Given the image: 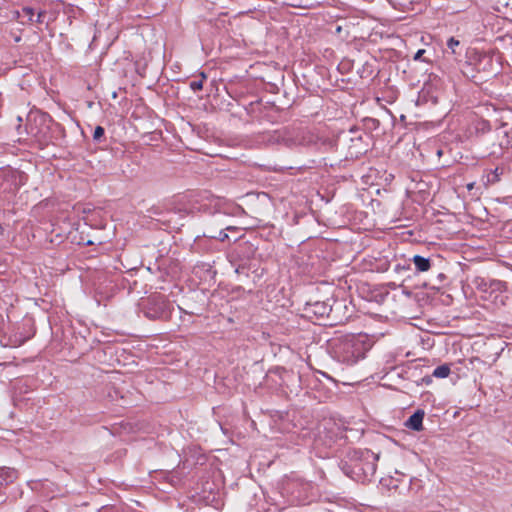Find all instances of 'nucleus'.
I'll list each match as a JSON object with an SVG mask.
<instances>
[{"mask_svg": "<svg viewBox=\"0 0 512 512\" xmlns=\"http://www.w3.org/2000/svg\"><path fill=\"white\" fill-rule=\"evenodd\" d=\"M379 454L369 449L349 450L339 462V468L349 478L365 483L370 482L377 468Z\"/></svg>", "mask_w": 512, "mask_h": 512, "instance_id": "f257e3e1", "label": "nucleus"}, {"mask_svg": "<svg viewBox=\"0 0 512 512\" xmlns=\"http://www.w3.org/2000/svg\"><path fill=\"white\" fill-rule=\"evenodd\" d=\"M331 356L340 363L352 366L365 358L371 344L366 335L346 334L328 343Z\"/></svg>", "mask_w": 512, "mask_h": 512, "instance_id": "f03ea898", "label": "nucleus"}, {"mask_svg": "<svg viewBox=\"0 0 512 512\" xmlns=\"http://www.w3.org/2000/svg\"><path fill=\"white\" fill-rule=\"evenodd\" d=\"M343 307H346L343 302L333 298H327L323 301L310 299L304 304L302 312L303 316L310 321L328 320L329 325H336L342 322L337 312ZM324 325H327V323Z\"/></svg>", "mask_w": 512, "mask_h": 512, "instance_id": "7ed1b4c3", "label": "nucleus"}, {"mask_svg": "<svg viewBox=\"0 0 512 512\" xmlns=\"http://www.w3.org/2000/svg\"><path fill=\"white\" fill-rule=\"evenodd\" d=\"M467 68L476 72L471 75L475 82H486L500 73V62L490 53L473 51Z\"/></svg>", "mask_w": 512, "mask_h": 512, "instance_id": "20e7f679", "label": "nucleus"}, {"mask_svg": "<svg viewBox=\"0 0 512 512\" xmlns=\"http://www.w3.org/2000/svg\"><path fill=\"white\" fill-rule=\"evenodd\" d=\"M138 307L146 318L161 321L169 320L174 309L172 302L161 293L141 298Z\"/></svg>", "mask_w": 512, "mask_h": 512, "instance_id": "39448f33", "label": "nucleus"}, {"mask_svg": "<svg viewBox=\"0 0 512 512\" xmlns=\"http://www.w3.org/2000/svg\"><path fill=\"white\" fill-rule=\"evenodd\" d=\"M34 125L30 124L29 133L36 139L39 147L43 149L52 141L50 124L52 118L44 113L34 118Z\"/></svg>", "mask_w": 512, "mask_h": 512, "instance_id": "423d86ee", "label": "nucleus"}, {"mask_svg": "<svg viewBox=\"0 0 512 512\" xmlns=\"http://www.w3.org/2000/svg\"><path fill=\"white\" fill-rule=\"evenodd\" d=\"M301 143L304 145L315 146L316 149L322 152L333 150L336 143L330 138L320 137L309 131H303Z\"/></svg>", "mask_w": 512, "mask_h": 512, "instance_id": "0eeeda50", "label": "nucleus"}, {"mask_svg": "<svg viewBox=\"0 0 512 512\" xmlns=\"http://www.w3.org/2000/svg\"><path fill=\"white\" fill-rule=\"evenodd\" d=\"M490 140H497L499 150L502 152L512 144V129H506L505 126L499 127L489 133Z\"/></svg>", "mask_w": 512, "mask_h": 512, "instance_id": "6e6552de", "label": "nucleus"}, {"mask_svg": "<svg viewBox=\"0 0 512 512\" xmlns=\"http://www.w3.org/2000/svg\"><path fill=\"white\" fill-rule=\"evenodd\" d=\"M233 251L235 252V256H243L246 260L252 262L256 255L257 247L249 241H244L239 243Z\"/></svg>", "mask_w": 512, "mask_h": 512, "instance_id": "1a4fd4ad", "label": "nucleus"}, {"mask_svg": "<svg viewBox=\"0 0 512 512\" xmlns=\"http://www.w3.org/2000/svg\"><path fill=\"white\" fill-rule=\"evenodd\" d=\"M424 411L416 410L405 422V426L413 431H421L423 429Z\"/></svg>", "mask_w": 512, "mask_h": 512, "instance_id": "9d476101", "label": "nucleus"}, {"mask_svg": "<svg viewBox=\"0 0 512 512\" xmlns=\"http://www.w3.org/2000/svg\"><path fill=\"white\" fill-rule=\"evenodd\" d=\"M351 145L349 146V153L351 157H358L367 152V147L363 145L362 136H353L350 138Z\"/></svg>", "mask_w": 512, "mask_h": 512, "instance_id": "9b49d317", "label": "nucleus"}, {"mask_svg": "<svg viewBox=\"0 0 512 512\" xmlns=\"http://www.w3.org/2000/svg\"><path fill=\"white\" fill-rule=\"evenodd\" d=\"M18 477L17 470L8 467L0 468V489L10 483H13Z\"/></svg>", "mask_w": 512, "mask_h": 512, "instance_id": "f8f14e48", "label": "nucleus"}, {"mask_svg": "<svg viewBox=\"0 0 512 512\" xmlns=\"http://www.w3.org/2000/svg\"><path fill=\"white\" fill-rule=\"evenodd\" d=\"M395 9L403 12L414 11L419 0H387Z\"/></svg>", "mask_w": 512, "mask_h": 512, "instance_id": "ddd939ff", "label": "nucleus"}, {"mask_svg": "<svg viewBox=\"0 0 512 512\" xmlns=\"http://www.w3.org/2000/svg\"><path fill=\"white\" fill-rule=\"evenodd\" d=\"M446 45H447L448 50H450L451 53L456 56V59H458V57L462 56L463 52L465 51L464 44H462L455 37H450L447 40Z\"/></svg>", "mask_w": 512, "mask_h": 512, "instance_id": "4468645a", "label": "nucleus"}, {"mask_svg": "<svg viewBox=\"0 0 512 512\" xmlns=\"http://www.w3.org/2000/svg\"><path fill=\"white\" fill-rule=\"evenodd\" d=\"M412 262L414 263L417 272H426L431 268L430 258L414 255Z\"/></svg>", "mask_w": 512, "mask_h": 512, "instance_id": "2eb2a0df", "label": "nucleus"}, {"mask_svg": "<svg viewBox=\"0 0 512 512\" xmlns=\"http://www.w3.org/2000/svg\"><path fill=\"white\" fill-rule=\"evenodd\" d=\"M506 169L503 166H497L494 169H491L487 175V183L495 184L501 180V177L505 174Z\"/></svg>", "mask_w": 512, "mask_h": 512, "instance_id": "dca6fc26", "label": "nucleus"}, {"mask_svg": "<svg viewBox=\"0 0 512 512\" xmlns=\"http://www.w3.org/2000/svg\"><path fill=\"white\" fill-rule=\"evenodd\" d=\"M434 52L431 49H419L413 56L414 61H421L424 63H432Z\"/></svg>", "mask_w": 512, "mask_h": 512, "instance_id": "f3484780", "label": "nucleus"}, {"mask_svg": "<svg viewBox=\"0 0 512 512\" xmlns=\"http://www.w3.org/2000/svg\"><path fill=\"white\" fill-rule=\"evenodd\" d=\"M195 273L197 274L199 271H203L207 274V277L214 278L216 275V270L213 268V266L210 263L206 262H200L198 263L195 268Z\"/></svg>", "mask_w": 512, "mask_h": 512, "instance_id": "a211bd4d", "label": "nucleus"}, {"mask_svg": "<svg viewBox=\"0 0 512 512\" xmlns=\"http://www.w3.org/2000/svg\"><path fill=\"white\" fill-rule=\"evenodd\" d=\"M450 372V366L448 364H443L434 369L432 376L436 378H446L449 376Z\"/></svg>", "mask_w": 512, "mask_h": 512, "instance_id": "6ab92c4d", "label": "nucleus"}, {"mask_svg": "<svg viewBox=\"0 0 512 512\" xmlns=\"http://www.w3.org/2000/svg\"><path fill=\"white\" fill-rule=\"evenodd\" d=\"M506 284L503 281L490 279L488 283V292H501L505 290Z\"/></svg>", "mask_w": 512, "mask_h": 512, "instance_id": "aec40b11", "label": "nucleus"}, {"mask_svg": "<svg viewBox=\"0 0 512 512\" xmlns=\"http://www.w3.org/2000/svg\"><path fill=\"white\" fill-rule=\"evenodd\" d=\"M490 279H486L484 277L477 276L473 279L472 283L478 289L482 292H488V283Z\"/></svg>", "mask_w": 512, "mask_h": 512, "instance_id": "412c9836", "label": "nucleus"}, {"mask_svg": "<svg viewBox=\"0 0 512 512\" xmlns=\"http://www.w3.org/2000/svg\"><path fill=\"white\" fill-rule=\"evenodd\" d=\"M252 267H253L252 262L247 261L246 263L237 264V267H234V268H235V273L248 277L249 271L251 270Z\"/></svg>", "mask_w": 512, "mask_h": 512, "instance_id": "4be33fe9", "label": "nucleus"}, {"mask_svg": "<svg viewBox=\"0 0 512 512\" xmlns=\"http://www.w3.org/2000/svg\"><path fill=\"white\" fill-rule=\"evenodd\" d=\"M105 140V129L102 126H96L93 133V141L96 143H102Z\"/></svg>", "mask_w": 512, "mask_h": 512, "instance_id": "5701e85b", "label": "nucleus"}, {"mask_svg": "<svg viewBox=\"0 0 512 512\" xmlns=\"http://www.w3.org/2000/svg\"><path fill=\"white\" fill-rule=\"evenodd\" d=\"M228 260H229V263L233 266V267H237V264H242V263H246L248 260H246L243 256H235V252L232 251L228 254Z\"/></svg>", "mask_w": 512, "mask_h": 512, "instance_id": "b1692460", "label": "nucleus"}, {"mask_svg": "<svg viewBox=\"0 0 512 512\" xmlns=\"http://www.w3.org/2000/svg\"><path fill=\"white\" fill-rule=\"evenodd\" d=\"M475 129L477 132H481L482 134L492 132L490 123L485 120L478 121L475 125Z\"/></svg>", "mask_w": 512, "mask_h": 512, "instance_id": "393cba45", "label": "nucleus"}, {"mask_svg": "<svg viewBox=\"0 0 512 512\" xmlns=\"http://www.w3.org/2000/svg\"><path fill=\"white\" fill-rule=\"evenodd\" d=\"M200 76H201L200 79L192 80L189 83V86L193 91H199V90H202V88H203V83H204V80L207 78V76L204 73H201Z\"/></svg>", "mask_w": 512, "mask_h": 512, "instance_id": "a878e982", "label": "nucleus"}, {"mask_svg": "<svg viewBox=\"0 0 512 512\" xmlns=\"http://www.w3.org/2000/svg\"><path fill=\"white\" fill-rule=\"evenodd\" d=\"M33 335H34V332L30 333V334H27V335H24V332H17L15 334V336H14L15 337L14 343L17 344V345H22L27 340H29Z\"/></svg>", "mask_w": 512, "mask_h": 512, "instance_id": "bb28decb", "label": "nucleus"}, {"mask_svg": "<svg viewBox=\"0 0 512 512\" xmlns=\"http://www.w3.org/2000/svg\"><path fill=\"white\" fill-rule=\"evenodd\" d=\"M486 141L491 144V148H490V152H489L490 155H500L501 154V151L499 150V147L497 145V140H490L489 133L486 136Z\"/></svg>", "mask_w": 512, "mask_h": 512, "instance_id": "cd10ccee", "label": "nucleus"}, {"mask_svg": "<svg viewBox=\"0 0 512 512\" xmlns=\"http://www.w3.org/2000/svg\"><path fill=\"white\" fill-rule=\"evenodd\" d=\"M361 78L371 77L373 74L372 66L369 63H365L362 67V70L359 72Z\"/></svg>", "mask_w": 512, "mask_h": 512, "instance_id": "c85d7f7f", "label": "nucleus"}, {"mask_svg": "<svg viewBox=\"0 0 512 512\" xmlns=\"http://www.w3.org/2000/svg\"><path fill=\"white\" fill-rule=\"evenodd\" d=\"M211 237L214 238V239H217V240H219L221 242H225V241H229L230 240L229 235L227 234L225 229L220 230L218 232V235H212Z\"/></svg>", "mask_w": 512, "mask_h": 512, "instance_id": "c756f323", "label": "nucleus"}, {"mask_svg": "<svg viewBox=\"0 0 512 512\" xmlns=\"http://www.w3.org/2000/svg\"><path fill=\"white\" fill-rule=\"evenodd\" d=\"M190 310H184L183 308L179 307V309L184 312V313H187L189 315H201L203 313V311L205 310V308L201 307V308H193V307H190Z\"/></svg>", "mask_w": 512, "mask_h": 512, "instance_id": "7c9ffc66", "label": "nucleus"}, {"mask_svg": "<svg viewBox=\"0 0 512 512\" xmlns=\"http://www.w3.org/2000/svg\"><path fill=\"white\" fill-rule=\"evenodd\" d=\"M26 512H48L44 507L39 505L30 506Z\"/></svg>", "mask_w": 512, "mask_h": 512, "instance_id": "2f4dec72", "label": "nucleus"}, {"mask_svg": "<svg viewBox=\"0 0 512 512\" xmlns=\"http://www.w3.org/2000/svg\"><path fill=\"white\" fill-rule=\"evenodd\" d=\"M23 13L29 17V20L32 21V17L34 16V9L31 7H24Z\"/></svg>", "mask_w": 512, "mask_h": 512, "instance_id": "473e14b6", "label": "nucleus"}, {"mask_svg": "<svg viewBox=\"0 0 512 512\" xmlns=\"http://www.w3.org/2000/svg\"><path fill=\"white\" fill-rule=\"evenodd\" d=\"M432 377H433L432 375H427V376L423 377L421 379V382L418 383V385L419 384H426V385L431 384L432 383Z\"/></svg>", "mask_w": 512, "mask_h": 512, "instance_id": "72a5a7b5", "label": "nucleus"}, {"mask_svg": "<svg viewBox=\"0 0 512 512\" xmlns=\"http://www.w3.org/2000/svg\"><path fill=\"white\" fill-rule=\"evenodd\" d=\"M409 268H410V266H409V265H408V266H404V265L402 266V265H400V264H397V265H395L394 270H395L396 272H400V271H402V270H408Z\"/></svg>", "mask_w": 512, "mask_h": 512, "instance_id": "f704fd0d", "label": "nucleus"}, {"mask_svg": "<svg viewBox=\"0 0 512 512\" xmlns=\"http://www.w3.org/2000/svg\"><path fill=\"white\" fill-rule=\"evenodd\" d=\"M503 202L512 208V195L506 196L503 200Z\"/></svg>", "mask_w": 512, "mask_h": 512, "instance_id": "c9c22d12", "label": "nucleus"}, {"mask_svg": "<svg viewBox=\"0 0 512 512\" xmlns=\"http://www.w3.org/2000/svg\"><path fill=\"white\" fill-rule=\"evenodd\" d=\"M226 231L238 232V228L234 226H228L225 228Z\"/></svg>", "mask_w": 512, "mask_h": 512, "instance_id": "e433bc0d", "label": "nucleus"}, {"mask_svg": "<svg viewBox=\"0 0 512 512\" xmlns=\"http://www.w3.org/2000/svg\"><path fill=\"white\" fill-rule=\"evenodd\" d=\"M208 206L206 204H203L199 207V210L203 211V212H207L208 211Z\"/></svg>", "mask_w": 512, "mask_h": 512, "instance_id": "4c0bfd02", "label": "nucleus"}, {"mask_svg": "<svg viewBox=\"0 0 512 512\" xmlns=\"http://www.w3.org/2000/svg\"><path fill=\"white\" fill-rule=\"evenodd\" d=\"M41 15H42L41 13H39V14H38V17H37V20H36V22H41V20H40V18H41Z\"/></svg>", "mask_w": 512, "mask_h": 512, "instance_id": "58836bf2", "label": "nucleus"}, {"mask_svg": "<svg viewBox=\"0 0 512 512\" xmlns=\"http://www.w3.org/2000/svg\"><path fill=\"white\" fill-rule=\"evenodd\" d=\"M5 175V172H0V178Z\"/></svg>", "mask_w": 512, "mask_h": 512, "instance_id": "ea45409f", "label": "nucleus"}, {"mask_svg": "<svg viewBox=\"0 0 512 512\" xmlns=\"http://www.w3.org/2000/svg\"><path fill=\"white\" fill-rule=\"evenodd\" d=\"M511 147H512V144H511Z\"/></svg>", "mask_w": 512, "mask_h": 512, "instance_id": "a19ab883", "label": "nucleus"}]
</instances>
